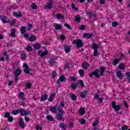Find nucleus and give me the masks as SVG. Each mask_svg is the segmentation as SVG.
Segmentation results:
<instances>
[{"label":"nucleus","instance_id":"nucleus-1","mask_svg":"<svg viewBox=\"0 0 130 130\" xmlns=\"http://www.w3.org/2000/svg\"><path fill=\"white\" fill-rule=\"evenodd\" d=\"M49 110L52 113H57L58 111V113L56 115L57 120H58V121L62 120V116L64 115V111L62 110L61 106H59L58 108L56 106L49 107Z\"/></svg>","mask_w":130,"mask_h":130},{"label":"nucleus","instance_id":"nucleus-2","mask_svg":"<svg viewBox=\"0 0 130 130\" xmlns=\"http://www.w3.org/2000/svg\"><path fill=\"white\" fill-rule=\"evenodd\" d=\"M73 44H76L77 48H81L83 46V41L80 39L75 40L73 41Z\"/></svg>","mask_w":130,"mask_h":130},{"label":"nucleus","instance_id":"nucleus-3","mask_svg":"<svg viewBox=\"0 0 130 130\" xmlns=\"http://www.w3.org/2000/svg\"><path fill=\"white\" fill-rule=\"evenodd\" d=\"M45 9H47V10H50V9H53V4L52 3V1L50 0L49 2H47L45 5Z\"/></svg>","mask_w":130,"mask_h":130},{"label":"nucleus","instance_id":"nucleus-4","mask_svg":"<svg viewBox=\"0 0 130 130\" xmlns=\"http://www.w3.org/2000/svg\"><path fill=\"white\" fill-rule=\"evenodd\" d=\"M0 18L3 23H6L10 22V19L7 16L0 15Z\"/></svg>","mask_w":130,"mask_h":130},{"label":"nucleus","instance_id":"nucleus-5","mask_svg":"<svg viewBox=\"0 0 130 130\" xmlns=\"http://www.w3.org/2000/svg\"><path fill=\"white\" fill-rule=\"evenodd\" d=\"M112 106L115 111H118L120 110V106L116 105V103L115 102H113L112 103Z\"/></svg>","mask_w":130,"mask_h":130},{"label":"nucleus","instance_id":"nucleus-6","mask_svg":"<svg viewBox=\"0 0 130 130\" xmlns=\"http://www.w3.org/2000/svg\"><path fill=\"white\" fill-rule=\"evenodd\" d=\"M48 53L46 51H43L42 50H40L38 51V54L39 56H41L42 57L43 56H45V55H47Z\"/></svg>","mask_w":130,"mask_h":130},{"label":"nucleus","instance_id":"nucleus-7","mask_svg":"<svg viewBox=\"0 0 130 130\" xmlns=\"http://www.w3.org/2000/svg\"><path fill=\"white\" fill-rule=\"evenodd\" d=\"M13 15L15 16L16 18H22V17H23V15H22V13H21V12H13Z\"/></svg>","mask_w":130,"mask_h":130},{"label":"nucleus","instance_id":"nucleus-8","mask_svg":"<svg viewBox=\"0 0 130 130\" xmlns=\"http://www.w3.org/2000/svg\"><path fill=\"white\" fill-rule=\"evenodd\" d=\"M23 68H25V69L23 70L25 74H30V72H29V67L28 66V64L25 63L23 64Z\"/></svg>","mask_w":130,"mask_h":130},{"label":"nucleus","instance_id":"nucleus-9","mask_svg":"<svg viewBox=\"0 0 130 130\" xmlns=\"http://www.w3.org/2000/svg\"><path fill=\"white\" fill-rule=\"evenodd\" d=\"M19 113H20L21 115H22V116H24L25 115H29V113L28 111L26 112V111L23 109H21L20 110Z\"/></svg>","mask_w":130,"mask_h":130},{"label":"nucleus","instance_id":"nucleus-10","mask_svg":"<svg viewBox=\"0 0 130 130\" xmlns=\"http://www.w3.org/2000/svg\"><path fill=\"white\" fill-rule=\"evenodd\" d=\"M15 76L16 77V78H18V77H19V76H20V75L22 74V70H21L20 68L17 69L15 70Z\"/></svg>","mask_w":130,"mask_h":130},{"label":"nucleus","instance_id":"nucleus-11","mask_svg":"<svg viewBox=\"0 0 130 130\" xmlns=\"http://www.w3.org/2000/svg\"><path fill=\"white\" fill-rule=\"evenodd\" d=\"M53 26L55 28V30H59L61 29V25L56 23H54L53 24Z\"/></svg>","mask_w":130,"mask_h":130},{"label":"nucleus","instance_id":"nucleus-12","mask_svg":"<svg viewBox=\"0 0 130 130\" xmlns=\"http://www.w3.org/2000/svg\"><path fill=\"white\" fill-rule=\"evenodd\" d=\"M117 77H118V79L120 80H122L123 78V75H122V73H121V71H118L117 72Z\"/></svg>","mask_w":130,"mask_h":130},{"label":"nucleus","instance_id":"nucleus-13","mask_svg":"<svg viewBox=\"0 0 130 130\" xmlns=\"http://www.w3.org/2000/svg\"><path fill=\"white\" fill-rule=\"evenodd\" d=\"M47 98H48V95L47 94L45 93L44 94L42 95L41 98V101L42 102L43 101H45V100H47Z\"/></svg>","mask_w":130,"mask_h":130},{"label":"nucleus","instance_id":"nucleus-14","mask_svg":"<svg viewBox=\"0 0 130 130\" xmlns=\"http://www.w3.org/2000/svg\"><path fill=\"white\" fill-rule=\"evenodd\" d=\"M99 70L95 69L94 72H92L93 76H94L96 77V78H100V76H99Z\"/></svg>","mask_w":130,"mask_h":130},{"label":"nucleus","instance_id":"nucleus-15","mask_svg":"<svg viewBox=\"0 0 130 130\" xmlns=\"http://www.w3.org/2000/svg\"><path fill=\"white\" fill-rule=\"evenodd\" d=\"M19 126H20V127H22V128H24V127H25V124H24V122L23 121V118H20L19 119Z\"/></svg>","mask_w":130,"mask_h":130},{"label":"nucleus","instance_id":"nucleus-16","mask_svg":"<svg viewBox=\"0 0 130 130\" xmlns=\"http://www.w3.org/2000/svg\"><path fill=\"white\" fill-rule=\"evenodd\" d=\"M55 97V93H52L50 95V97L48 99V101L49 102H51L53 99H54V98Z\"/></svg>","mask_w":130,"mask_h":130},{"label":"nucleus","instance_id":"nucleus-17","mask_svg":"<svg viewBox=\"0 0 130 130\" xmlns=\"http://www.w3.org/2000/svg\"><path fill=\"white\" fill-rule=\"evenodd\" d=\"M69 97H70V98H71V99L74 101L77 100V96L76 94H73V93H69Z\"/></svg>","mask_w":130,"mask_h":130},{"label":"nucleus","instance_id":"nucleus-18","mask_svg":"<svg viewBox=\"0 0 130 130\" xmlns=\"http://www.w3.org/2000/svg\"><path fill=\"white\" fill-rule=\"evenodd\" d=\"M100 74L101 75V76H103V74L105 72V67H102V66L100 67Z\"/></svg>","mask_w":130,"mask_h":130},{"label":"nucleus","instance_id":"nucleus-19","mask_svg":"<svg viewBox=\"0 0 130 130\" xmlns=\"http://www.w3.org/2000/svg\"><path fill=\"white\" fill-rule=\"evenodd\" d=\"M87 95V90H84L81 92L80 94V96L81 97V98H85V97H86Z\"/></svg>","mask_w":130,"mask_h":130},{"label":"nucleus","instance_id":"nucleus-20","mask_svg":"<svg viewBox=\"0 0 130 130\" xmlns=\"http://www.w3.org/2000/svg\"><path fill=\"white\" fill-rule=\"evenodd\" d=\"M79 113L81 115H84L86 113V110L84 108H81L79 109Z\"/></svg>","mask_w":130,"mask_h":130},{"label":"nucleus","instance_id":"nucleus-21","mask_svg":"<svg viewBox=\"0 0 130 130\" xmlns=\"http://www.w3.org/2000/svg\"><path fill=\"white\" fill-rule=\"evenodd\" d=\"M64 50L67 52V53H69L70 51H71V47L70 46L67 45H64Z\"/></svg>","mask_w":130,"mask_h":130},{"label":"nucleus","instance_id":"nucleus-22","mask_svg":"<svg viewBox=\"0 0 130 130\" xmlns=\"http://www.w3.org/2000/svg\"><path fill=\"white\" fill-rule=\"evenodd\" d=\"M82 69L84 70H88V68H89V63L87 62H84L82 63Z\"/></svg>","mask_w":130,"mask_h":130},{"label":"nucleus","instance_id":"nucleus-23","mask_svg":"<svg viewBox=\"0 0 130 130\" xmlns=\"http://www.w3.org/2000/svg\"><path fill=\"white\" fill-rule=\"evenodd\" d=\"M66 80L64 76H61L57 81V84H60V82H63Z\"/></svg>","mask_w":130,"mask_h":130},{"label":"nucleus","instance_id":"nucleus-24","mask_svg":"<svg viewBox=\"0 0 130 130\" xmlns=\"http://www.w3.org/2000/svg\"><path fill=\"white\" fill-rule=\"evenodd\" d=\"M28 39L30 42H33V41H35V40H36V36H35V35L30 36L29 37Z\"/></svg>","mask_w":130,"mask_h":130},{"label":"nucleus","instance_id":"nucleus-25","mask_svg":"<svg viewBox=\"0 0 130 130\" xmlns=\"http://www.w3.org/2000/svg\"><path fill=\"white\" fill-rule=\"evenodd\" d=\"M92 36H93V35L90 34H84L83 35V37L84 38H88V39L91 38Z\"/></svg>","mask_w":130,"mask_h":130},{"label":"nucleus","instance_id":"nucleus-26","mask_svg":"<svg viewBox=\"0 0 130 130\" xmlns=\"http://www.w3.org/2000/svg\"><path fill=\"white\" fill-rule=\"evenodd\" d=\"M46 118L47 120H48L49 121H53V117H52L51 115H48L46 116Z\"/></svg>","mask_w":130,"mask_h":130},{"label":"nucleus","instance_id":"nucleus-27","mask_svg":"<svg viewBox=\"0 0 130 130\" xmlns=\"http://www.w3.org/2000/svg\"><path fill=\"white\" fill-rule=\"evenodd\" d=\"M78 73L79 74V75L81 76V77H84V75H85V72L84 71V70L83 69H80L78 71Z\"/></svg>","mask_w":130,"mask_h":130},{"label":"nucleus","instance_id":"nucleus-28","mask_svg":"<svg viewBox=\"0 0 130 130\" xmlns=\"http://www.w3.org/2000/svg\"><path fill=\"white\" fill-rule=\"evenodd\" d=\"M91 48H93V50H97L99 48V45L97 44H93Z\"/></svg>","mask_w":130,"mask_h":130},{"label":"nucleus","instance_id":"nucleus-29","mask_svg":"<svg viewBox=\"0 0 130 130\" xmlns=\"http://www.w3.org/2000/svg\"><path fill=\"white\" fill-rule=\"evenodd\" d=\"M74 18L76 22H78V23H80V22H81V17H80V16L76 15L74 16Z\"/></svg>","mask_w":130,"mask_h":130},{"label":"nucleus","instance_id":"nucleus-30","mask_svg":"<svg viewBox=\"0 0 130 130\" xmlns=\"http://www.w3.org/2000/svg\"><path fill=\"white\" fill-rule=\"evenodd\" d=\"M118 69L119 70H124V68H125V67L124 66V64L123 63H121L118 67Z\"/></svg>","mask_w":130,"mask_h":130},{"label":"nucleus","instance_id":"nucleus-31","mask_svg":"<svg viewBox=\"0 0 130 130\" xmlns=\"http://www.w3.org/2000/svg\"><path fill=\"white\" fill-rule=\"evenodd\" d=\"M20 31L21 34H25V32H26V27L25 26H22L20 28Z\"/></svg>","mask_w":130,"mask_h":130},{"label":"nucleus","instance_id":"nucleus-32","mask_svg":"<svg viewBox=\"0 0 130 130\" xmlns=\"http://www.w3.org/2000/svg\"><path fill=\"white\" fill-rule=\"evenodd\" d=\"M18 98L22 100H24V92H21L18 94Z\"/></svg>","mask_w":130,"mask_h":130},{"label":"nucleus","instance_id":"nucleus-33","mask_svg":"<svg viewBox=\"0 0 130 130\" xmlns=\"http://www.w3.org/2000/svg\"><path fill=\"white\" fill-rule=\"evenodd\" d=\"M121 59V58H119V59H116L114 60L113 61V65L116 66V64H117V63H118V62Z\"/></svg>","mask_w":130,"mask_h":130},{"label":"nucleus","instance_id":"nucleus-34","mask_svg":"<svg viewBox=\"0 0 130 130\" xmlns=\"http://www.w3.org/2000/svg\"><path fill=\"white\" fill-rule=\"evenodd\" d=\"M16 35V29H12L11 31V34H10V36H12L13 37H15Z\"/></svg>","mask_w":130,"mask_h":130},{"label":"nucleus","instance_id":"nucleus-35","mask_svg":"<svg viewBox=\"0 0 130 130\" xmlns=\"http://www.w3.org/2000/svg\"><path fill=\"white\" fill-rule=\"evenodd\" d=\"M71 88H72L73 90H75L76 88L78 87V84L76 83H72L71 85Z\"/></svg>","mask_w":130,"mask_h":130},{"label":"nucleus","instance_id":"nucleus-36","mask_svg":"<svg viewBox=\"0 0 130 130\" xmlns=\"http://www.w3.org/2000/svg\"><path fill=\"white\" fill-rule=\"evenodd\" d=\"M41 46V45L39 43H36L34 45V47H35V49H39V48H40Z\"/></svg>","mask_w":130,"mask_h":130},{"label":"nucleus","instance_id":"nucleus-37","mask_svg":"<svg viewBox=\"0 0 130 130\" xmlns=\"http://www.w3.org/2000/svg\"><path fill=\"white\" fill-rule=\"evenodd\" d=\"M26 50H27V51H28L29 52L32 51V47H31V46H27L26 48H25Z\"/></svg>","mask_w":130,"mask_h":130},{"label":"nucleus","instance_id":"nucleus-38","mask_svg":"<svg viewBox=\"0 0 130 130\" xmlns=\"http://www.w3.org/2000/svg\"><path fill=\"white\" fill-rule=\"evenodd\" d=\"M71 8L73 10H74V11H79V9L75 7V4L74 3L71 4Z\"/></svg>","mask_w":130,"mask_h":130},{"label":"nucleus","instance_id":"nucleus-39","mask_svg":"<svg viewBox=\"0 0 130 130\" xmlns=\"http://www.w3.org/2000/svg\"><path fill=\"white\" fill-rule=\"evenodd\" d=\"M31 7L32 9L34 10H37L38 6L36 5L35 3H33L31 5Z\"/></svg>","mask_w":130,"mask_h":130},{"label":"nucleus","instance_id":"nucleus-40","mask_svg":"<svg viewBox=\"0 0 130 130\" xmlns=\"http://www.w3.org/2000/svg\"><path fill=\"white\" fill-rule=\"evenodd\" d=\"M49 64L50 67H52L54 64V59H51L49 61Z\"/></svg>","mask_w":130,"mask_h":130},{"label":"nucleus","instance_id":"nucleus-41","mask_svg":"<svg viewBox=\"0 0 130 130\" xmlns=\"http://www.w3.org/2000/svg\"><path fill=\"white\" fill-rule=\"evenodd\" d=\"M56 17L59 20H60V19H63V16H62V15H61V14H57L56 15Z\"/></svg>","mask_w":130,"mask_h":130},{"label":"nucleus","instance_id":"nucleus-42","mask_svg":"<svg viewBox=\"0 0 130 130\" xmlns=\"http://www.w3.org/2000/svg\"><path fill=\"white\" fill-rule=\"evenodd\" d=\"M79 83L82 88L84 87L85 84H84V82L82 80H79L77 83L79 84Z\"/></svg>","mask_w":130,"mask_h":130},{"label":"nucleus","instance_id":"nucleus-43","mask_svg":"<svg viewBox=\"0 0 130 130\" xmlns=\"http://www.w3.org/2000/svg\"><path fill=\"white\" fill-rule=\"evenodd\" d=\"M9 24L12 26L13 25H15L16 24V19H13L10 22H9Z\"/></svg>","mask_w":130,"mask_h":130},{"label":"nucleus","instance_id":"nucleus-44","mask_svg":"<svg viewBox=\"0 0 130 130\" xmlns=\"http://www.w3.org/2000/svg\"><path fill=\"white\" fill-rule=\"evenodd\" d=\"M32 27H33V25H32V24H28L26 27V28L27 30H30L31 29H32Z\"/></svg>","mask_w":130,"mask_h":130},{"label":"nucleus","instance_id":"nucleus-45","mask_svg":"<svg viewBox=\"0 0 130 130\" xmlns=\"http://www.w3.org/2000/svg\"><path fill=\"white\" fill-rule=\"evenodd\" d=\"M22 60H25L26 58H27V56H26V54H22L21 56Z\"/></svg>","mask_w":130,"mask_h":130},{"label":"nucleus","instance_id":"nucleus-46","mask_svg":"<svg viewBox=\"0 0 130 130\" xmlns=\"http://www.w3.org/2000/svg\"><path fill=\"white\" fill-rule=\"evenodd\" d=\"M98 123H99V120H98V119H96V120L92 123V126H96V125H98Z\"/></svg>","mask_w":130,"mask_h":130},{"label":"nucleus","instance_id":"nucleus-47","mask_svg":"<svg viewBox=\"0 0 130 130\" xmlns=\"http://www.w3.org/2000/svg\"><path fill=\"white\" fill-rule=\"evenodd\" d=\"M86 14L89 16V18H92V17H93L94 16V13L91 12H87Z\"/></svg>","mask_w":130,"mask_h":130},{"label":"nucleus","instance_id":"nucleus-48","mask_svg":"<svg viewBox=\"0 0 130 130\" xmlns=\"http://www.w3.org/2000/svg\"><path fill=\"white\" fill-rule=\"evenodd\" d=\"M37 130H42V126L41 125L38 124L36 126Z\"/></svg>","mask_w":130,"mask_h":130},{"label":"nucleus","instance_id":"nucleus-49","mask_svg":"<svg viewBox=\"0 0 130 130\" xmlns=\"http://www.w3.org/2000/svg\"><path fill=\"white\" fill-rule=\"evenodd\" d=\"M19 113V111L18 110H14L12 111V114L13 115H17Z\"/></svg>","mask_w":130,"mask_h":130},{"label":"nucleus","instance_id":"nucleus-50","mask_svg":"<svg viewBox=\"0 0 130 130\" xmlns=\"http://www.w3.org/2000/svg\"><path fill=\"white\" fill-rule=\"evenodd\" d=\"M85 28H86V26L83 25H80L79 27V30H85Z\"/></svg>","mask_w":130,"mask_h":130},{"label":"nucleus","instance_id":"nucleus-51","mask_svg":"<svg viewBox=\"0 0 130 130\" xmlns=\"http://www.w3.org/2000/svg\"><path fill=\"white\" fill-rule=\"evenodd\" d=\"M117 25H118V22H117V21H114L112 23V26H113V27H116Z\"/></svg>","mask_w":130,"mask_h":130},{"label":"nucleus","instance_id":"nucleus-52","mask_svg":"<svg viewBox=\"0 0 130 130\" xmlns=\"http://www.w3.org/2000/svg\"><path fill=\"white\" fill-rule=\"evenodd\" d=\"M64 26H65V27H67L68 29H69V30H72V27H71V25L68 24V23H65L64 24Z\"/></svg>","mask_w":130,"mask_h":130},{"label":"nucleus","instance_id":"nucleus-53","mask_svg":"<svg viewBox=\"0 0 130 130\" xmlns=\"http://www.w3.org/2000/svg\"><path fill=\"white\" fill-rule=\"evenodd\" d=\"M79 122L81 124H84L86 122V120H85V119H81L80 120H79Z\"/></svg>","mask_w":130,"mask_h":130},{"label":"nucleus","instance_id":"nucleus-54","mask_svg":"<svg viewBox=\"0 0 130 130\" xmlns=\"http://www.w3.org/2000/svg\"><path fill=\"white\" fill-rule=\"evenodd\" d=\"M97 54H98V50H94L93 56H97Z\"/></svg>","mask_w":130,"mask_h":130},{"label":"nucleus","instance_id":"nucleus-55","mask_svg":"<svg viewBox=\"0 0 130 130\" xmlns=\"http://www.w3.org/2000/svg\"><path fill=\"white\" fill-rule=\"evenodd\" d=\"M32 85H31V83L30 82H27L26 84V87H27L28 89L31 88Z\"/></svg>","mask_w":130,"mask_h":130},{"label":"nucleus","instance_id":"nucleus-56","mask_svg":"<svg viewBox=\"0 0 130 130\" xmlns=\"http://www.w3.org/2000/svg\"><path fill=\"white\" fill-rule=\"evenodd\" d=\"M122 103H123L125 107H128V104H127V103L126 102V101H123Z\"/></svg>","mask_w":130,"mask_h":130},{"label":"nucleus","instance_id":"nucleus-57","mask_svg":"<svg viewBox=\"0 0 130 130\" xmlns=\"http://www.w3.org/2000/svg\"><path fill=\"white\" fill-rule=\"evenodd\" d=\"M59 128H62V129H64V124L60 123L59 125Z\"/></svg>","mask_w":130,"mask_h":130},{"label":"nucleus","instance_id":"nucleus-58","mask_svg":"<svg viewBox=\"0 0 130 130\" xmlns=\"http://www.w3.org/2000/svg\"><path fill=\"white\" fill-rule=\"evenodd\" d=\"M13 120H14V118H13V117H12V116L9 117L8 121L9 122H12V121H13Z\"/></svg>","mask_w":130,"mask_h":130},{"label":"nucleus","instance_id":"nucleus-59","mask_svg":"<svg viewBox=\"0 0 130 130\" xmlns=\"http://www.w3.org/2000/svg\"><path fill=\"white\" fill-rule=\"evenodd\" d=\"M10 113H8V112L6 113L4 116V117H5V118H6L7 117H8L9 118V117H10Z\"/></svg>","mask_w":130,"mask_h":130},{"label":"nucleus","instance_id":"nucleus-60","mask_svg":"<svg viewBox=\"0 0 130 130\" xmlns=\"http://www.w3.org/2000/svg\"><path fill=\"white\" fill-rule=\"evenodd\" d=\"M126 76L128 80V81H130V75H129V73L128 72H127L126 73Z\"/></svg>","mask_w":130,"mask_h":130},{"label":"nucleus","instance_id":"nucleus-61","mask_svg":"<svg viewBox=\"0 0 130 130\" xmlns=\"http://www.w3.org/2000/svg\"><path fill=\"white\" fill-rule=\"evenodd\" d=\"M64 69H68L70 70V67H69V63H67L64 65Z\"/></svg>","mask_w":130,"mask_h":130},{"label":"nucleus","instance_id":"nucleus-62","mask_svg":"<svg viewBox=\"0 0 130 130\" xmlns=\"http://www.w3.org/2000/svg\"><path fill=\"white\" fill-rule=\"evenodd\" d=\"M106 1V0H101L100 1V5H104V4H105V2Z\"/></svg>","mask_w":130,"mask_h":130},{"label":"nucleus","instance_id":"nucleus-63","mask_svg":"<svg viewBox=\"0 0 130 130\" xmlns=\"http://www.w3.org/2000/svg\"><path fill=\"white\" fill-rule=\"evenodd\" d=\"M121 129L122 130H127V126H126L125 125H123V126H122Z\"/></svg>","mask_w":130,"mask_h":130},{"label":"nucleus","instance_id":"nucleus-64","mask_svg":"<svg viewBox=\"0 0 130 130\" xmlns=\"http://www.w3.org/2000/svg\"><path fill=\"white\" fill-rule=\"evenodd\" d=\"M70 80H71V81H76V77H74V76H72V77L70 78Z\"/></svg>","mask_w":130,"mask_h":130}]
</instances>
